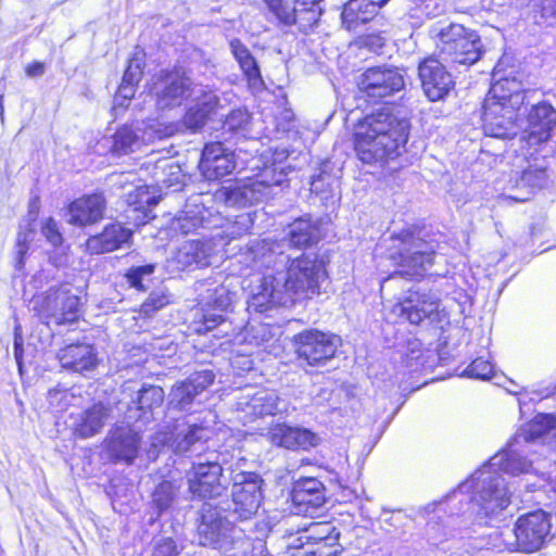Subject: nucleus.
I'll return each mask as SVG.
<instances>
[{
	"instance_id": "16",
	"label": "nucleus",
	"mask_w": 556,
	"mask_h": 556,
	"mask_svg": "<svg viewBox=\"0 0 556 556\" xmlns=\"http://www.w3.org/2000/svg\"><path fill=\"white\" fill-rule=\"evenodd\" d=\"M296 353L309 366H320L336 354L339 338L316 329L304 330L294 337Z\"/></svg>"
},
{
	"instance_id": "19",
	"label": "nucleus",
	"mask_w": 556,
	"mask_h": 556,
	"mask_svg": "<svg viewBox=\"0 0 556 556\" xmlns=\"http://www.w3.org/2000/svg\"><path fill=\"white\" fill-rule=\"evenodd\" d=\"M238 410L243 422H251L265 416H275L287 412V402L275 390L262 389L253 394L243 395L238 402Z\"/></svg>"
},
{
	"instance_id": "52",
	"label": "nucleus",
	"mask_w": 556,
	"mask_h": 556,
	"mask_svg": "<svg viewBox=\"0 0 556 556\" xmlns=\"http://www.w3.org/2000/svg\"><path fill=\"white\" fill-rule=\"evenodd\" d=\"M169 302V294L165 290L159 289L150 293L148 299L142 303L140 312L149 317L156 311L165 307Z\"/></svg>"
},
{
	"instance_id": "54",
	"label": "nucleus",
	"mask_w": 556,
	"mask_h": 556,
	"mask_svg": "<svg viewBox=\"0 0 556 556\" xmlns=\"http://www.w3.org/2000/svg\"><path fill=\"white\" fill-rule=\"evenodd\" d=\"M155 270V265L147 264L142 266H136L128 269L125 275L127 282L139 291L146 290L143 280L146 277L151 276Z\"/></svg>"
},
{
	"instance_id": "6",
	"label": "nucleus",
	"mask_w": 556,
	"mask_h": 556,
	"mask_svg": "<svg viewBox=\"0 0 556 556\" xmlns=\"http://www.w3.org/2000/svg\"><path fill=\"white\" fill-rule=\"evenodd\" d=\"M223 217L218 213H214L210 207H206L202 194L191 197L184 211L177 217V228L182 233H189L198 228H218L223 230L217 233L222 239L235 240L249 232L253 225V218L250 213L237 215L235 220H227V224H222Z\"/></svg>"
},
{
	"instance_id": "39",
	"label": "nucleus",
	"mask_w": 556,
	"mask_h": 556,
	"mask_svg": "<svg viewBox=\"0 0 556 556\" xmlns=\"http://www.w3.org/2000/svg\"><path fill=\"white\" fill-rule=\"evenodd\" d=\"M230 50L247 77L249 85L253 88L262 87L261 72L250 50L239 39L230 41Z\"/></svg>"
},
{
	"instance_id": "50",
	"label": "nucleus",
	"mask_w": 556,
	"mask_h": 556,
	"mask_svg": "<svg viewBox=\"0 0 556 556\" xmlns=\"http://www.w3.org/2000/svg\"><path fill=\"white\" fill-rule=\"evenodd\" d=\"M463 376L480 380H491L496 378L494 365L483 357H478L464 370Z\"/></svg>"
},
{
	"instance_id": "31",
	"label": "nucleus",
	"mask_w": 556,
	"mask_h": 556,
	"mask_svg": "<svg viewBox=\"0 0 556 556\" xmlns=\"http://www.w3.org/2000/svg\"><path fill=\"white\" fill-rule=\"evenodd\" d=\"M110 417V408L102 403L77 414H71L70 427L75 438L89 439L100 433Z\"/></svg>"
},
{
	"instance_id": "5",
	"label": "nucleus",
	"mask_w": 556,
	"mask_h": 556,
	"mask_svg": "<svg viewBox=\"0 0 556 556\" xmlns=\"http://www.w3.org/2000/svg\"><path fill=\"white\" fill-rule=\"evenodd\" d=\"M390 240L392 245L389 257L400 269L384 279L383 283L397 276L412 279L424 277L433 265L434 247L416 236L415 230L404 229L393 233Z\"/></svg>"
},
{
	"instance_id": "18",
	"label": "nucleus",
	"mask_w": 556,
	"mask_h": 556,
	"mask_svg": "<svg viewBox=\"0 0 556 556\" xmlns=\"http://www.w3.org/2000/svg\"><path fill=\"white\" fill-rule=\"evenodd\" d=\"M357 84L368 98L382 99L403 89L404 76L396 67L375 66L367 68Z\"/></svg>"
},
{
	"instance_id": "14",
	"label": "nucleus",
	"mask_w": 556,
	"mask_h": 556,
	"mask_svg": "<svg viewBox=\"0 0 556 556\" xmlns=\"http://www.w3.org/2000/svg\"><path fill=\"white\" fill-rule=\"evenodd\" d=\"M175 129L173 125H161L156 121L136 127L125 125L113 137L112 152L118 155L135 152L142 144L169 137Z\"/></svg>"
},
{
	"instance_id": "40",
	"label": "nucleus",
	"mask_w": 556,
	"mask_h": 556,
	"mask_svg": "<svg viewBox=\"0 0 556 556\" xmlns=\"http://www.w3.org/2000/svg\"><path fill=\"white\" fill-rule=\"evenodd\" d=\"M445 12V4L441 0H412L406 18L412 27H420L428 18H434Z\"/></svg>"
},
{
	"instance_id": "30",
	"label": "nucleus",
	"mask_w": 556,
	"mask_h": 556,
	"mask_svg": "<svg viewBox=\"0 0 556 556\" xmlns=\"http://www.w3.org/2000/svg\"><path fill=\"white\" fill-rule=\"evenodd\" d=\"M194 103L187 110L184 116L185 126L191 131L200 130L210 116L216 113L219 106V98L214 90L206 89L203 86H197L192 89Z\"/></svg>"
},
{
	"instance_id": "51",
	"label": "nucleus",
	"mask_w": 556,
	"mask_h": 556,
	"mask_svg": "<svg viewBox=\"0 0 556 556\" xmlns=\"http://www.w3.org/2000/svg\"><path fill=\"white\" fill-rule=\"evenodd\" d=\"M143 66L144 52L142 50H136L128 61V65L124 73L123 79L126 83H132L138 85V83L142 78Z\"/></svg>"
},
{
	"instance_id": "26",
	"label": "nucleus",
	"mask_w": 556,
	"mask_h": 556,
	"mask_svg": "<svg viewBox=\"0 0 556 556\" xmlns=\"http://www.w3.org/2000/svg\"><path fill=\"white\" fill-rule=\"evenodd\" d=\"M215 379L212 370H202L191 375L187 380L177 382L169 392L168 406L172 409L187 410L197 395L206 390Z\"/></svg>"
},
{
	"instance_id": "32",
	"label": "nucleus",
	"mask_w": 556,
	"mask_h": 556,
	"mask_svg": "<svg viewBox=\"0 0 556 556\" xmlns=\"http://www.w3.org/2000/svg\"><path fill=\"white\" fill-rule=\"evenodd\" d=\"M291 498L296 514L313 515L326 502L325 488L315 478H303L295 482Z\"/></svg>"
},
{
	"instance_id": "23",
	"label": "nucleus",
	"mask_w": 556,
	"mask_h": 556,
	"mask_svg": "<svg viewBox=\"0 0 556 556\" xmlns=\"http://www.w3.org/2000/svg\"><path fill=\"white\" fill-rule=\"evenodd\" d=\"M279 184H269L265 180H251L220 189L219 199L228 206H247L268 200L276 195L275 187Z\"/></svg>"
},
{
	"instance_id": "58",
	"label": "nucleus",
	"mask_w": 556,
	"mask_h": 556,
	"mask_svg": "<svg viewBox=\"0 0 556 556\" xmlns=\"http://www.w3.org/2000/svg\"><path fill=\"white\" fill-rule=\"evenodd\" d=\"M42 235L53 245L60 247L63 242L62 233L53 218H48L42 226Z\"/></svg>"
},
{
	"instance_id": "11",
	"label": "nucleus",
	"mask_w": 556,
	"mask_h": 556,
	"mask_svg": "<svg viewBox=\"0 0 556 556\" xmlns=\"http://www.w3.org/2000/svg\"><path fill=\"white\" fill-rule=\"evenodd\" d=\"M31 309L46 325L73 323L78 318L79 298L65 288H50L31 300Z\"/></svg>"
},
{
	"instance_id": "42",
	"label": "nucleus",
	"mask_w": 556,
	"mask_h": 556,
	"mask_svg": "<svg viewBox=\"0 0 556 556\" xmlns=\"http://www.w3.org/2000/svg\"><path fill=\"white\" fill-rule=\"evenodd\" d=\"M266 4L268 13L273 16L279 26L299 25V13L295 5H292L289 0H263Z\"/></svg>"
},
{
	"instance_id": "57",
	"label": "nucleus",
	"mask_w": 556,
	"mask_h": 556,
	"mask_svg": "<svg viewBox=\"0 0 556 556\" xmlns=\"http://www.w3.org/2000/svg\"><path fill=\"white\" fill-rule=\"evenodd\" d=\"M176 543L170 538L156 540L153 545L152 556H177Z\"/></svg>"
},
{
	"instance_id": "35",
	"label": "nucleus",
	"mask_w": 556,
	"mask_h": 556,
	"mask_svg": "<svg viewBox=\"0 0 556 556\" xmlns=\"http://www.w3.org/2000/svg\"><path fill=\"white\" fill-rule=\"evenodd\" d=\"M130 237V229L118 223L110 224L101 233L87 240V250L93 254L111 252L128 243Z\"/></svg>"
},
{
	"instance_id": "2",
	"label": "nucleus",
	"mask_w": 556,
	"mask_h": 556,
	"mask_svg": "<svg viewBox=\"0 0 556 556\" xmlns=\"http://www.w3.org/2000/svg\"><path fill=\"white\" fill-rule=\"evenodd\" d=\"M285 243L269 240L252 242L237 255L247 276L248 311L264 313L276 306H289L319 293L326 270L315 253L292 257Z\"/></svg>"
},
{
	"instance_id": "21",
	"label": "nucleus",
	"mask_w": 556,
	"mask_h": 556,
	"mask_svg": "<svg viewBox=\"0 0 556 556\" xmlns=\"http://www.w3.org/2000/svg\"><path fill=\"white\" fill-rule=\"evenodd\" d=\"M235 298L236 293L230 292L223 285L207 289L206 295L201 301L202 315L200 325L195 328L197 332H207L222 325L225 321L223 314L231 307Z\"/></svg>"
},
{
	"instance_id": "44",
	"label": "nucleus",
	"mask_w": 556,
	"mask_h": 556,
	"mask_svg": "<svg viewBox=\"0 0 556 556\" xmlns=\"http://www.w3.org/2000/svg\"><path fill=\"white\" fill-rule=\"evenodd\" d=\"M180 489V483L173 480H164L157 484L153 494V505L159 510V515L170 507Z\"/></svg>"
},
{
	"instance_id": "9",
	"label": "nucleus",
	"mask_w": 556,
	"mask_h": 556,
	"mask_svg": "<svg viewBox=\"0 0 556 556\" xmlns=\"http://www.w3.org/2000/svg\"><path fill=\"white\" fill-rule=\"evenodd\" d=\"M262 478L255 472H233L231 502L220 509L228 514L232 520H250L254 517L263 500Z\"/></svg>"
},
{
	"instance_id": "20",
	"label": "nucleus",
	"mask_w": 556,
	"mask_h": 556,
	"mask_svg": "<svg viewBox=\"0 0 556 556\" xmlns=\"http://www.w3.org/2000/svg\"><path fill=\"white\" fill-rule=\"evenodd\" d=\"M439 299L430 292L409 290L393 307V313L412 325H419L425 319L435 320L439 315Z\"/></svg>"
},
{
	"instance_id": "17",
	"label": "nucleus",
	"mask_w": 556,
	"mask_h": 556,
	"mask_svg": "<svg viewBox=\"0 0 556 556\" xmlns=\"http://www.w3.org/2000/svg\"><path fill=\"white\" fill-rule=\"evenodd\" d=\"M527 123L528 126L521 137L522 146L530 149H553L548 141L553 129L556 127V111L554 108L546 102L533 105L528 113Z\"/></svg>"
},
{
	"instance_id": "53",
	"label": "nucleus",
	"mask_w": 556,
	"mask_h": 556,
	"mask_svg": "<svg viewBox=\"0 0 556 556\" xmlns=\"http://www.w3.org/2000/svg\"><path fill=\"white\" fill-rule=\"evenodd\" d=\"M339 538L340 536H330L327 540L313 543L311 544L312 549L307 553L312 556H338L342 551Z\"/></svg>"
},
{
	"instance_id": "47",
	"label": "nucleus",
	"mask_w": 556,
	"mask_h": 556,
	"mask_svg": "<svg viewBox=\"0 0 556 556\" xmlns=\"http://www.w3.org/2000/svg\"><path fill=\"white\" fill-rule=\"evenodd\" d=\"M396 352L401 355L403 364L407 368L415 370L422 354L421 342L416 337H408L405 343L396 344Z\"/></svg>"
},
{
	"instance_id": "24",
	"label": "nucleus",
	"mask_w": 556,
	"mask_h": 556,
	"mask_svg": "<svg viewBox=\"0 0 556 556\" xmlns=\"http://www.w3.org/2000/svg\"><path fill=\"white\" fill-rule=\"evenodd\" d=\"M421 87L430 101L443 99L454 87L452 75L434 58L425 59L418 67Z\"/></svg>"
},
{
	"instance_id": "64",
	"label": "nucleus",
	"mask_w": 556,
	"mask_h": 556,
	"mask_svg": "<svg viewBox=\"0 0 556 556\" xmlns=\"http://www.w3.org/2000/svg\"><path fill=\"white\" fill-rule=\"evenodd\" d=\"M502 535H503V536L507 535V536H509V538H510V536H511V533H510V531H507V534L502 533Z\"/></svg>"
},
{
	"instance_id": "34",
	"label": "nucleus",
	"mask_w": 556,
	"mask_h": 556,
	"mask_svg": "<svg viewBox=\"0 0 556 556\" xmlns=\"http://www.w3.org/2000/svg\"><path fill=\"white\" fill-rule=\"evenodd\" d=\"M58 358L63 368L77 372L92 370L98 363L96 350L88 343L68 344L59 351Z\"/></svg>"
},
{
	"instance_id": "63",
	"label": "nucleus",
	"mask_w": 556,
	"mask_h": 556,
	"mask_svg": "<svg viewBox=\"0 0 556 556\" xmlns=\"http://www.w3.org/2000/svg\"><path fill=\"white\" fill-rule=\"evenodd\" d=\"M167 166H168V164H167V161H166V160H163V161H159V162H157V168L165 169Z\"/></svg>"
},
{
	"instance_id": "27",
	"label": "nucleus",
	"mask_w": 556,
	"mask_h": 556,
	"mask_svg": "<svg viewBox=\"0 0 556 556\" xmlns=\"http://www.w3.org/2000/svg\"><path fill=\"white\" fill-rule=\"evenodd\" d=\"M556 428V416L552 414H539L530 422L521 427L511 439V451L508 460L511 466L520 460V447L529 445L533 448L536 441Z\"/></svg>"
},
{
	"instance_id": "56",
	"label": "nucleus",
	"mask_w": 556,
	"mask_h": 556,
	"mask_svg": "<svg viewBox=\"0 0 556 556\" xmlns=\"http://www.w3.org/2000/svg\"><path fill=\"white\" fill-rule=\"evenodd\" d=\"M136 86V84L126 83L124 79H122L118 90L114 97V110L124 108L126 105L125 102H128L135 96Z\"/></svg>"
},
{
	"instance_id": "10",
	"label": "nucleus",
	"mask_w": 556,
	"mask_h": 556,
	"mask_svg": "<svg viewBox=\"0 0 556 556\" xmlns=\"http://www.w3.org/2000/svg\"><path fill=\"white\" fill-rule=\"evenodd\" d=\"M551 529V516L541 509L521 515L515 522L514 540L504 539V548L509 552H536L546 543Z\"/></svg>"
},
{
	"instance_id": "12",
	"label": "nucleus",
	"mask_w": 556,
	"mask_h": 556,
	"mask_svg": "<svg viewBox=\"0 0 556 556\" xmlns=\"http://www.w3.org/2000/svg\"><path fill=\"white\" fill-rule=\"evenodd\" d=\"M228 463L226 455L205 456L194 462L187 471V481L190 493L199 498H213L222 494L224 486L220 478L224 466Z\"/></svg>"
},
{
	"instance_id": "38",
	"label": "nucleus",
	"mask_w": 556,
	"mask_h": 556,
	"mask_svg": "<svg viewBox=\"0 0 556 556\" xmlns=\"http://www.w3.org/2000/svg\"><path fill=\"white\" fill-rule=\"evenodd\" d=\"M287 238L288 240L269 241L285 243V250L290 247L306 248L319 240V228L309 219L299 218L289 226Z\"/></svg>"
},
{
	"instance_id": "13",
	"label": "nucleus",
	"mask_w": 556,
	"mask_h": 556,
	"mask_svg": "<svg viewBox=\"0 0 556 556\" xmlns=\"http://www.w3.org/2000/svg\"><path fill=\"white\" fill-rule=\"evenodd\" d=\"M207 438L206 429L190 424L185 418L177 419L166 431H159L152 438L149 457L155 458L161 448L169 447L176 454L195 451V445Z\"/></svg>"
},
{
	"instance_id": "60",
	"label": "nucleus",
	"mask_w": 556,
	"mask_h": 556,
	"mask_svg": "<svg viewBox=\"0 0 556 556\" xmlns=\"http://www.w3.org/2000/svg\"><path fill=\"white\" fill-rule=\"evenodd\" d=\"M46 72V64L43 62L35 61L25 67V73L30 78L41 77Z\"/></svg>"
},
{
	"instance_id": "8",
	"label": "nucleus",
	"mask_w": 556,
	"mask_h": 556,
	"mask_svg": "<svg viewBox=\"0 0 556 556\" xmlns=\"http://www.w3.org/2000/svg\"><path fill=\"white\" fill-rule=\"evenodd\" d=\"M522 156H517L509 185L515 193L508 197L517 202L528 201L538 190L545 188L549 181L547 156L553 149L542 150L522 146Z\"/></svg>"
},
{
	"instance_id": "29",
	"label": "nucleus",
	"mask_w": 556,
	"mask_h": 556,
	"mask_svg": "<svg viewBox=\"0 0 556 556\" xmlns=\"http://www.w3.org/2000/svg\"><path fill=\"white\" fill-rule=\"evenodd\" d=\"M140 437L128 426H117L105 439L108 454L114 462L132 464L139 451Z\"/></svg>"
},
{
	"instance_id": "33",
	"label": "nucleus",
	"mask_w": 556,
	"mask_h": 556,
	"mask_svg": "<svg viewBox=\"0 0 556 556\" xmlns=\"http://www.w3.org/2000/svg\"><path fill=\"white\" fill-rule=\"evenodd\" d=\"M105 200L102 194L93 193L76 199L68 205V223L86 226L103 217Z\"/></svg>"
},
{
	"instance_id": "28",
	"label": "nucleus",
	"mask_w": 556,
	"mask_h": 556,
	"mask_svg": "<svg viewBox=\"0 0 556 556\" xmlns=\"http://www.w3.org/2000/svg\"><path fill=\"white\" fill-rule=\"evenodd\" d=\"M267 438L273 445L287 450L307 451L316 447L320 442V438L313 431L287 424L273 425L267 432Z\"/></svg>"
},
{
	"instance_id": "37",
	"label": "nucleus",
	"mask_w": 556,
	"mask_h": 556,
	"mask_svg": "<svg viewBox=\"0 0 556 556\" xmlns=\"http://www.w3.org/2000/svg\"><path fill=\"white\" fill-rule=\"evenodd\" d=\"M382 8L375 0H349L342 11V24L349 30H355L359 24L372 20Z\"/></svg>"
},
{
	"instance_id": "43",
	"label": "nucleus",
	"mask_w": 556,
	"mask_h": 556,
	"mask_svg": "<svg viewBox=\"0 0 556 556\" xmlns=\"http://www.w3.org/2000/svg\"><path fill=\"white\" fill-rule=\"evenodd\" d=\"M330 536H340V532L331 522L312 521L302 529L299 540L306 544H313Z\"/></svg>"
},
{
	"instance_id": "55",
	"label": "nucleus",
	"mask_w": 556,
	"mask_h": 556,
	"mask_svg": "<svg viewBox=\"0 0 556 556\" xmlns=\"http://www.w3.org/2000/svg\"><path fill=\"white\" fill-rule=\"evenodd\" d=\"M249 121L250 115L247 110H233L226 116L224 122V129L231 132L245 130Z\"/></svg>"
},
{
	"instance_id": "7",
	"label": "nucleus",
	"mask_w": 556,
	"mask_h": 556,
	"mask_svg": "<svg viewBox=\"0 0 556 556\" xmlns=\"http://www.w3.org/2000/svg\"><path fill=\"white\" fill-rule=\"evenodd\" d=\"M439 56L448 64L472 65L483 53L480 36L472 29L456 23L443 27H432Z\"/></svg>"
},
{
	"instance_id": "62",
	"label": "nucleus",
	"mask_w": 556,
	"mask_h": 556,
	"mask_svg": "<svg viewBox=\"0 0 556 556\" xmlns=\"http://www.w3.org/2000/svg\"><path fill=\"white\" fill-rule=\"evenodd\" d=\"M510 383L515 387L514 389H508V392L511 393V394H519L520 393V390L518 389V387L513 382L510 381Z\"/></svg>"
},
{
	"instance_id": "36",
	"label": "nucleus",
	"mask_w": 556,
	"mask_h": 556,
	"mask_svg": "<svg viewBox=\"0 0 556 556\" xmlns=\"http://www.w3.org/2000/svg\"><path fill=\"white\" fill-rule=\"evenodd\" d=\"M213 252L214 245L211 241L188 240L177 250L175 261L181 269L191 266H208Z\"/></svg>"
},
{
	"instance_id": "45",
	"label": "nucleus",
	"mask_w": 556,
	"mask_h": 556,
	"mask_svg": "<svg viewBox=\"0 0 556 556\" xmlns=\"http://www.w3.org/2000/svg\"><path fill=\"white\" fill-rule=\"evenodd\" d=\"M295 8L299 13V28L305 31L307 28L315 25L320 15V2L323 0H294Z\"/></svg>"
},
{
	"instance_id": "46",
	"label": "nucleus",
	"mask_w": 556,
	"mask_h": 556,
	"mask_svg": "<svg viewBox=\"0 0 556 556\" xmlns=\"http://www.w3.org/2000/svg\"><path fill=\"white\" fill-rule=\"evenodd\" d=\"M220 546L226 556H247L251 549V541L243 534L239 528L232 529L230 535L226 538Z\"/></svg>"
},
{
	"instance_id": "49",
	"label": "nucleus",
	"mask_w": 556,
	"mask_h": 556,
	"mask_svg": "<svg viewBox=\"0 0 556 556\" xmlns=\"http://www.w3.org/2000/svg\"><path fill=\"white\" fill-rule=\"evenodd\" d=\"M35 238V231L33 229L20 230L17 233L15 244V270L20 274H24L25 258L29 250V243Z\"/></svg>"
},
{
	"instance_id": "25",
	"label": "nucleus",
	"mask_w": 556,
	"mask_h": 556,
	"mask_svg": "<svg viewBox=\"0 0 556 556\" xmlns=\"http://www.w3.org/2000/svg\"><path fill=\"white\" fill-rule=\"evenodd\" d=\"M199 167L207 180L220 179L235 169V154L222 142L206 143L202 151Z\"/></svg>"
},
{
	"instance_id": "1",
	"label": "nucleus",
	"mask_w": 556,
	"mask_h": 556,
	"mask_svg": "<svg viewBox=\"0 0 556 556\" xmlns=\"http://www.w3.org/2000/svg\"><path fill=\"white\" fill-rule=\"evenodd\" d=\"M510 451L511 440L506 450L491 457L442 502L426 507V511L433 513L438 519L442 518L441 513L450 510L445 520L435 521L432 517L427 523V535L433 544L455 538L456 532L469 523L486 525L489 518L508 507L511 493L501 472L510 476L541 473L534 466L535 459L529 458L535 454L531 446L520 447V460L514 466L508 460Z\"/></svg>"
},
{
	"instance_id": "4",
	"label": "nucleus",
	"mask_w": 556,
	"mask_h": 556,
	"mask_svg": "<svg viewBox=\"0 0 556 556\" xmlns=\"http://www.w3.org/2000/svg\"><path fill=\"white\" fill-rule=\"evenodd\" d=\"M526 94L521 81L501 78L492 84L482 105V122L485 135L505 138L518 130V111Z\"/></svg>"
},
{
	"instance_id": "59",
	"label": "nucleus",
	"mask_w": 556,
	"mask_h": 556,
	"mask_svg": "<svg viewBox=\"0 0 556 556\" xmlns=\"http://www.w3.org/2000/svg\"><path fill=\"white\" fill-rule=\"evenodd\" d=\"M529 5L534 11H540L541 17L545 21L556 14V0H529Z\"/></svg>"
},
{
	"instance_id": "48",
	"label": "nucleus",
	"mask_w": 556,
	"mask_h": 556,
	"mask_svg": "<svg viewBox=\"0 0 556 556\" xmlns=\"http://www.w3.org/2000/svg\"><path fill=\"white\" fill-rule=\"evenodd\" d=\"M79 400L74 392V389H68L62 386H58L51 389L48 393V402L50 407L55 412H64L70 406L75 405Z\"/></svg>"
},
{
	"instance_id": "22",
	"label": "nucleus",
	"mask_w": 556,
	"mask_h": 556,
	"mask_svg": "<svg viewBox=\"0 0 556 556\" xmlns=\"http://www.w3.org/2000/svg\"><path fill=\"white\" fill-rule=\"evenodd\" d=\"M220 507H212L205 504L202 508L201 522L198 526L199 542L201 545L213 546L219 549L226 538L230 535L236 527L229 520L231 517L227 514L222 516Z\"/></svg>"
},
{
	"instance_id": "41",
	"label": "nucleus",
	"mask_w": 556,
	"mask_h": 556,
	"mask_svg": "<svg viewBox=\"0 0 556 556\" xmlns=\"http://www.w3.org/2000/svg\"><path fill=\"white\" fill-rule=\"evenodd\" d=\"M164 391L157 386H142L137 392L136 401L132 403L136 408L141 412L139 418L148 421L153 418V409L161 407L164 401Z\"/></svg>"
},
{
	"instance_id": "3",
	"label": "nucleus",
	"mask_w": 556,
	"mask_h": 556,
	"mask_svg": "<svg viewBox=\"0 0 556 556\" xmlns=\"http://www.w3.org/2000/svg\"><path fill=\"white\" fill-rule=\"evenodd\" d=\"M409 123L388 109L366 115L354 128V149L363 163L394 159L407 142Z\"/></svg>"
},
{
	"instance_id": "61",
	"label": "nucleus",
	"mask_w": 556,
	"mask_h": 556,
	"mask_svg": "<svg viewBox=\"0 0 556 556\" xmlns=\"http://www.w3.org/2000/svg\"><path fill=\"white\" fill-rule=\"evenodd\" d=\"M22 353H23L22 342L20 341L17 336H15V340H14V356H15V361L17 363V366H18L20 370H22Z\"/></svg>"
},
{
	"instance_id": "15",
	"label": "nucleus",
	"mask_w": 556,
	"mask_h": 556,
	"mask_svg": "<svg viewBox=\"0 0 556 556\" xmlns=\"http://www.w3.org/2000/svg\"><path fill=\"white\" fill-rule=\"evenodd\" d=\"M192 81L180 71H160L154 76L150 89L160 110L172 109L182 104L184 100L192 96Z\"/></svg>"
}]
</instances>
